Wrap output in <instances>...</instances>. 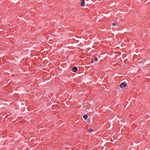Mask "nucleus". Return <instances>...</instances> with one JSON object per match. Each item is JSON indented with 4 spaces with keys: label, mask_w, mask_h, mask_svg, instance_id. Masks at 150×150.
<instances>
[{
    "label": "nucleus",
    "mask_w": 150,
    "mask_h": 150,
    "mask_svg": "<svg viewBox=\"0 0 150 150\" xmlns=\"http://www.w3.org/2000/svg\"><path fill=\"white\" fill-rule=\"evenodd\" d=\"M71 70L74 72H76L78 71V68L74 66L71 69Z\"/></svg>",
    "instance_id": "f257e3e1"
},
{
    "label": "nucleus",
    "mask_w": 150,
    "mask_h": 150,
    "mask_svg": "<svg viewBox=\"0 0 150 150\" xmlns=\"http://www.w3.org/2000/svg\"><path fill=\"white\" fill-rule=\"evenodd\" d=\"M126 86L127 84L125 83H121L120 85V87L122 88H123Z\"/></svg>",
    "instance_id": "f03ea898"
},
{
    "label": "nucleus",
    "mask_w": 150,
    "mask_h": 150,
    "mask_svg": "<svg viewBox=\"0 0 150 150\" xmlns=\"http://www.w3.org/2000/svg\"><path fill=\"white\" fill-rule=\"evenodd\" d=\"M81 6H84L85 5L84 0H83V1H81Z\"/></svg>",
    "instance_id": "7ed1b4c3"
},
{
    "label": "nucleus",
    "mask_w": 150,
    "mask_h": 150,
    "mask_svg": "<svg viewBox=\"0 0 150 150\" xmlns=\"http://www.w3.org/2000/svg\"><path fill=\"white\" fill-rule=\"evenodd\" d=\"M83 117L84 119H86L88 118V116L87 115H84L83 116Z\"/></svg>",
    "instance_id": "20e7f679"
},
{
    "label": "nucleus",
    "mask_w": 150,
    "mask_h": 150,
    "mask_svg": "<svg viewBox=\"0 0 150 150\" xmlns=\"http://www.w3.org/2000/svg\"><path fill=\"white\" fill-rule=\"evenodd\" d=\"M88 132H91L93 131V129H88Z\"/></svg>",
    "instance_id": "39448f33"
},
{
    "label": "nucleus",
    "mask_w": 150,
    "mask_h": 150,
    "mask_svg": "<svg viewBox=\"0 0 150 150\" xmlns=\"http://www.w3.org/2000/svg\"><path fill=\"white\" fill-rule=\"evenodd\" d=\"M117 23V22H115L114 23H112V25L113 26H115L116 25V24Z\"/></svg>",
    "instance_id": "423d86ee"
},
{
    "label": "nucleus",
    "mask_w": 150,
    "mask_h": 150,
    "mask_svg": "<svg viewBox=\"0 0 150 150\" xmlns=\"http://www.w3.org/2000/svg\"><path fill=\"white\" fill-rule=\"evenodd\" d=\"M94 59L95 61H97L98 60L97 58L96 57H94Z\"/></svg>",
    "instance_id": "0eeeda50"
},
{
    "label": "nucleus",
    "mask_w": 150,
    "mask_h": 150,
    "mask_svg": "<svg viewBox=\"0 0 150 150\" xmlns=\"http://www.w3.org/2000/svg\"><path fill=\"white\" fill-rule=\"evenodd\" d=\"M81 1H83V0H80Z\"/></svg>",
    "instance_id": "6e6552de"
}]
</instances>
